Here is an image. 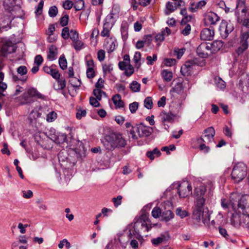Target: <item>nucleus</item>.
Returning <instances> with one entry per match:
<instances>
[{
    "label": "nucleus",
    "mask_w": 249,
    "mask_h": 249,
    "mask_svg": "<svg viewBox=\"0 0 249 249\" xmlns=\"http://www.w3.org/2000/svg\"><path fill=\"white\" fill-rule=\"evenodd\" d=\"M160 116L162 122H173L175 118V115L171 112H166L162 111L160 113Z\"/></svg>",
    "instance_id": "6ab92c4d"
},
{
    "label": "nucleus",
    "mask_w": 249,
    "mask_h": 249,
    "mask_svg": "<svg viewBox=\"0 0 249 249\" xmlns=\"http://www.w3.org/2000/svg\"><path fill=\"white\" fill-rule=\"evenodd\" d=\"M248 47V43L247 40H243L240 42V46L236 50V53L238 55L242 54L243 52L247 49Z\"/></svg>",
    "instance_id": "b1692460"
},
{
    "label": "nucleus",
    "mask_w": 249,
    "mask_h": 249,
    "mask_svg": "<svg viewBox=\"0 0 249 249\" xmlns=\"http://www.w3.org/2000/svg\"><path fill=\"white\" fill-rule=\"evenodd\" d=\"M164 241V236L158 237L156 238L152 239V243L155 246H158L160 244L162 243Z\"/></svg>",
    "instance_id": "a18cd8bd"
},
{
    "label": "nucleus",
    "mask_w": 249,
    "mask_h": 249,
    "mask_svg": "<svg viewBox=\"0 0 249 249\" xmlns=\"http://www.w3.org/2000/svg\"><path fill=\"white\" fill-rule=\"evenodd\" d=\"M247 168L244 163L240 162L236 164L231 174L232 179L235 182L242 180L246 176Z\"/></svg>",
    "instance_id": "39448f33"
},
{
    "label": "nucleus",
    "mask_w": 249,
    "mask_h": 249,
    "mask_svg": "<svg viewBox=\"0 0 249 249\" xmlns=\"http://www.w3.org/2000/svg\"><path fill=\"white\" fill-rule=\"evenodd\" d=\"M161 74L164 80L166 82H169L172 79L173 73L171 71L164 70L161 71Z\"/></svg>",
    "instance_id": "bb28decb"
},
{
    "label": "nucleus",
    "mask_w": 249,
    "mask_h": 249,
    "mask_svg": "<svg viewBox=\"0 0 249 249\" xmlns=\"http://www.w3.org/2000/svg\"><path fill=\"white\" fill-rule=\"evenodd\" d=\"M204 132H210V134H204V136L197 140L198 143L205 142L208 143L213 140V137L215 134V130L213 127H208L204 130Z\"/></svg>",
    "instance_id": "9b49d317"
},
{
    "label": "nucleus",
    "mask_w": 249,
    "mask_h": 249,
    "mask_svg": "<svg viewBox=\"0 0 249 249\" xmlns=\"http://www.w3.org/2000/svg\"><path fill=\"white\" fill-rule=\"evenodd\" d=\"M103 69L104 72H110L113 70V67L111 64H105L103 66Z\"/></svg>",
    "instance_id": "680f3d73"
},
{
    "label": "nucleus",
    "mask_w": 249,
    "mask_h": 249,
    "mask_svg": "<svg viewBox=\"0 0 249 249\" xmlns=\"http://www.w3.org/2000/svg\"><path fill=\"white\" fill-rule=\"evenodd\" d=\"M17 71L18 74L23 76L27 74L28 70L26 66H20L17 69Z\"/></svg>",
    "instance_id": "c03bdc74"
},
{
    "label": "nucleus",
    "mask_w": 249,
    "mask_h": 249,
    "mask_svg": "<svg viewBox=\"0 0 249 249\" xmlns=\"http://www.w3.org/2000/svg\"><path fill=\"white\" fill-rule=\"evenodd\" d=\"M58 13L57 8L55 6H52L49 10V15L51 17H54Z\"/></svg>",
    "instance_id": "de8ad7c7"
},
{
    "label": "nucleus",
    "mask_w": 249,
    "mask_h": 249,
    "mask_svg": "<svg viewBox=\"0 0 249 249\" xmlns=\"http://www.w3.org/2000/svg\"><path fill=\"white\" fill-rule=\"evenodd\" d=\"M118 17L119 11L117 9L113 7L110 13L106 17L105 23L113 27Z\"/></svg>",
    "instance_id": "ddd939ff"
},
{
    "label": "nucleus",
    "mask_w": 249,
    "mask_h": 249,
    "mask_svg": "<svg viewBox=\"0 0 249 249\" xmlns=\"http://www.w3.org/2000/svg\"><path fill=\"white\" fill-rule=\"evenodd\" d=\"M69 22V16L67 15H65L63 17H62L60 21V23L62 26L64 27L66 26Z\"/></svg>",
    "instance_id": "5fc2aeb1"
},
{
    "label": "nucleus",
    "mask_w": 249,
    "mask_h": 249,
    "mask_svg": "<svg viewBox=\"0 0 249 249\" xmlns=\"http://www.w3.org/2000/svg\"><path fill=\"white\" fill-rule=\"evenodd\" d=\"M16 48L11 42L6 41L3 43L0 50V55L5 56L9 53H14Z\"/></svg>",
    "instance_id": "4468645a"
},
{
    "label": "nucleus",
    "mask_w": 249,
    "mask_h": 249,
    "mask_svg": "<svg viewBox=\"0 0 249 249\" xmlns=\"http://www.w3.org/2000/svg\"><path fill=\"white\" fill-rule=\"evenodd\" d=\"M4 74L3 72L0 73V90L4 91L7 88V84L3 82L4 79Z\"/></svg>",
    "instance_id": "f704fd0d"
},
{
    "label": "nucleus",
    "mask_w": 249,
    "mask_h": 249,
    "mask_svg": "<svg viewBox=\"0 0 249 249\" xmlns=\"http://www.w3.org/2000/svg\"><path fill=\"white\" fill-rule=\"evenodd\" d=\"M191 85L188 80H184L181 82L178 83L175 87L170 90L171 92H175L181 94L184 90L189 89Z\"/></svg>",
    "instance_id": "f8f14e48"
},
{
    "label": "nucleus",
    "mask_w": 249,
    "mask_h": 249,
    "mask_svg": "<svg viewBox=\"0 0 249 249\" xmlns=\"http://www.w3.org/2000/svg\"><path fill=\"white\" fill-rule=\"evenodd\" d=\"M161 216L162 219L165 221H169L174 217V214L171 211L167 210L163 212Z\"/></svg>",
    "instance_id": "cd10ccee"
},
{
    "label": "nucleus",
    "mask_w": 249,
    "mask_h": 249,
    "mask_svg": "<svg viewBox=\"0 0 249 249\" xmlns=\"http://www.w3.org/2000/svg\"><path fill=\"white\" fill-rule=\"evenodd\" d=\"M180 14L184 16V18L182 19V23L183 22H186V21H188L191 20V16H187V10L185 8L182 9L180 11Z\"/></svg>",
    "instance_id": "79ce46f5"
},
{
    "label": "nucleus",
    "mask_w": 249,
    "mask_h": 249,
    "mask_svg": "<svg viewBox=\"0 0 249 249\" xmlns=\"http://www.w3.org/2000/svg\"><path fill=\"white\" fill-rule=\"evenodd\" d=\"M69 29L68 27H64L62 31L61 36L64 39H67L70 35Z\"/></svg>",
    "instance_id": "3c124183"
},
{
    "label": "nucleus",
    "mask_w": 249,
    "mask_h": 249,
    "mask_svg": "<svg viewBox=\"0 0 249 249\" xmlns=\"http://www.w3.org/2000/svg\"><path fill=\"white\" fill-rule=\"evenodd\" d=\"M214 35V30L212 27L205 28L201 32L200 38L204 40H211L213 39Z\"/></svg>",
    "instance_id": "f3484780"
},
{
    "label": "nucleus",
    "mask_w": 249,
    "mask_h": 249,
    "mask_svg": "<svg viewBox=\"0 0 249 249\" xmlns=\"http://www.w3.org/2000/svg\"><path fill=\"white\" fill-rule=\"evenodd\" d=\"M103 143L106 150L112 151L115 148L124 147L126 142L120 134L113 133L106 136Z\"/></svg>",
    "instance_id": "7ed1b4c3"
},
{
    "label": "nucleus",
    "mask_w": 249,
    "mask_h": 249,
    "mask_svg": "<svg viewBox=\"0 0 249 249\" xmlns=\"http://www.w3.org/2000/svg\"><path fill=\"white\" fill-rule=\"evenodd\" d=\"M57 118V114L54 111H52L49 113L46 117V120L48 122L54 121Z\"/></svg>",
    "instance_id": "4c0bfd02"
},
{
    "label": "nucleus",
    "mask_w": 249,
    "mask_h": 249,
    "mask_svg": "<svg viewBox=\"0 0 249 249\" xmlns=\"http://www.w3.org/2000/svg\"><path fill=\"white\" fill-rule=\"evenodd\" d=\"M246 200L244 197L238 200H234V195L230 197V205L234 211L238 210L239 213H242L244 215H247L249 217V206L246 207Z\"/></svg>",
    "instance_id": "423d86ee"
},
{
    "label": "nucleus",
    "mask_w": 249,
    "mask_h": 249,
    "mask_svg": "<svg viewBox=\"0 0 249 249\" xmlns=\"http://www.w3.org/2000/svg\"><path fill=\"white\" fill-rule=\"evenodd\" d=\"M93 93L95 97L98 100H101L103 95H106V93L102 91L101 89H95L93 90Z\"/></svg>",
    "instance_id": "c9c22d12"
},
{
    "label": "nucleus",
    "mask_w": 249,
    "mask_h": 249,
    "mask_svg": "<svg viewBox=\"0 0 249 249\" xmlns=\"http://www.w3.org/2000/svg\"><path fill=\"white\" fill-rule=\"evenodd\" d=\"M152 215L154 218H158L160 215H161L160 209L159 207H155L152 211Z\"/></svg>",
    "instance_id": "8fccbe9b"
},
{
    "label": "nucleus",
    "mask_w": 249,
    "mask_h": 249,
    "mask_svg": "<svg viewBox=\"0 0 249 249\" xmlns=\"http://www.w3.org/2000/svg\"><path fill=\"white\" fill-rule=\"evenodd\" d=\"M73 3L71 1H70L69 0H66L63 3V7L65 9H67V10H69V9H71L72 8V7L73 6Z\"/></svg>",
    "instance_id": "052dcab7"
},
{
    "label": "nucleus",
    "mask_w": 249,
    "mask_h": 249,
    "mask_svg": "<svg viewBox=\"0 0 249 249\" xmlns=\"http://www.w3.org/2000/svg\"><path fill=\"white\" fill-rule=\"evenodd\" d=\"M195 67L196 65L192 61L186 62L181 67L180 72L183 76H189L191 74Z\"/></svg>",
    "instance_id": "dca6fc26"
},
{
    "label": "nucleus",
    "mask_w": 249,
    "mask_h": 249,
    "mask_svg": "<svg viewBox=\"0 0 249 249\" xmlns=\"http://www.w3.org/2000/svg\"><path fill=\"white\" fill-rule=\"evenodd\" d=\"M41 97V95L35 89L30 88L19 97L20 103L21 105L30 104L35 102V97L40 98Z\"/></svg>",
    "instance_id": "0eeeda50"
},
{
    "label": "nucleus",
    "mask_w": 249,
    "mask_h": 249,
    "mask_svg": "<svg viewBox=\"0 0 249 249\" xmlns=\"http://www.w3.org/2000/svg\"><path fill=\"white\" fill-rule=\"evenodd\" d=\"M73 46L76 50H81L84 46V43L81 40L77 39L75 41H73Z\"/></svg>",
    "instance_id": "58836bf2"
},
{
    "label": "nucleus",
    "mask_w": 249,
    "mask_h": 249,
    "mask_svg": "<svg viewBox=\"0 0 249 249\" xmlns=\"http://www.w3.org/2000/svg\"><path fill=\"white\" fill-rule=\"evenodd\" d=\"M223 42L220 40H215L212 43H209L211 53H214L219 51L223 46Z\"/></svg>",
    "instance_id": "aec40b11"
},
{
    "label": "nucleus",
    "mask_w": 249,
    "mask_h": 249,
    "mask_svg": "<svg viewBox=\"0 0 249 249\" xmlns=\"http://www.w3.org/2000/svg\"><path fill=\"white\" fill-rule=\"evenodd\" d=\"M49 74L51 75L55 79H59L60 76L58 71L56 69H52V72H50Z\"/></svg>",
    "instance_id": "e2e57ef3"
},
{
    "label": "nucleus",
    "mask_w": 249,
    "mask_h": 249,
    "mask_svg": "<svg viewBox=\"0 0 249 249\" xmlns=\"http://www.w3.org/2000/svg\"><path fill=\"white\" fill-rule=\"evenodd\" d=\"M205 142L199 143V149L201 151H202L204 153H207L210 151V147L208 146H206Z\"/></svg>",
    "instance_id": "4d7b16f0"
},
{
    "label": "nucleus",
    "mask_w": 249,
    "mask_h": 249,
    "mask_svg": "<svg viewBox=\"0 0 249 249\" xmlns=\"http://www.w3.org/2000/svg\"><path fill=\"white\" fill-rule=\"evenodd\" d=\"M176 213L181 218H183L188 215V213L185 210H182L181 208H178L177 209Z\"/></svg>",
    "instance_id": "ea45409f"
},
{
    "label": "nucleus",
    "mask_w": 249,
    "mask_h": 249,
    "mask_svg": "<svg viewBox=\"0 0 249 249\" xmlns=\"http://www.w3.org/2000/svg\"><path fill=\"white\" fill-rule=\"evenodd\" d=\"M153 131L151 127L144 125L143 123L137 124L132 127L129 131V137L133 140H137L139 138L149 136Z\"/></svg>",
    "instance_id": "20e7f679"
},
{
    "label": "nucleus",
    "mask_w": 249,
    "mask_h": 249,
    "mask_svg": "<svg viewBox=\"0 0 249 249\" xmlns=\"http://www.w3.org/2000/svg\"><path fill=\"white\" fill-rule=\"evenodd\" d=\"M69 37L72 41H75L78 38V34L75 30H71L70 31Z\"/></svg>",
    "instance_id": "13d9d810"
},
{
    "label": "nucleus",
    "mask_w": 249,
    "mask_h": 249,
    "mask_svg": "<svg viewBox=\"0 0 249 249\" xmlns=\"http://www.w3.org/2000/svg\"><path fill=\"white\" fill-rule=\"evenodd\" d=\"M129 88L133 92H137L140 91L141 85L136 81H133L130 83Z\"/></svg>",
    "instance_id": "7c9ffc66"
},
{
    "label": "nucleus",
    "mask_w": 249,
    "mask_h": 249,
    "mask_svg": "<svg viewBox=\"0 0 249 249\" xmlns=\"http://www.w3.org/2000/svg\"><path fill=\"white\" fill-rule=\"evenodd\" d=\"M219 20V17L213 12L207 13L204 18L205 24L207 26L215 25Z\"/></svg>",
    "instance_id": "2eb2a0df"
},
{
    "label": "nucleus",
    "mask_w": 249,
    "mask_h": 249,
    "mask_svg": "<svg viewBox=\"0 0 249 249\" xmlns=\"http://www.w3.org/2000/svg\"><path fill=\"white\" fill-rule=\"evenodd\" d=\"M40 115L41 113H40L37 110H32L28 117V119L30 121V123H33L34 121L35 120L36 118L40 117Z\"/></svg>",
    "instance_id": "c756f323"
},
{
    "label": "nucleus",
    "mask_w": 249,
    "mask_h": 249,
    "mask_svg": "<svg viewBox=\"0 0 249 249\" xmlns=\"http://www.w3.org/2000/svg\"><path fill=\"white\" fill-rule=\"evenodd\" d=\"M161 153L158 148H155L152 151H148L146 153L147 156L151 160H153L155 158V155L156 157H159Z\"/></svg>",
    "instance_id": "a878e982"
},
{
    "label": "nucleus",
    "mask_w": 249,
    "mask_h": 249,
    "mask_svg": "<svg viewBox=\"0 0 249 249\" xmlns=\"http://www.w3.org/2000/svg\"><path fill=\"white\" fill-rule=\"evenodd\" d=\"M196 53L197 55L202 58H206L210 53H211L209 43H201L197 48Z\"/></svg>",
    "instance_id": "9d476101"
},
{
    "label": "nucleus",
    "mask_w": 249,
    "mask_h": 249,
    "mask_svg": "<svg viewBox=\"0 0 249 249\" xmlns=\"http://www.w3.org/2000/svg\"><path fill=\"white\" fill-rule=\"evenodd\" d=\"M214 82L216 87L221 89H223L226 87L225 82L219 77L214 78Z\"/></svg>",
    "instance_id": "c85d7f7f"
},
{
    "label": "nucleus",
    "mask_w": 249,
    "mask_h": 249,
    "mask_svg": "<svg viewBox=\"0 0 249 249\" xmlns=\"http://www.w3.org/2000/svg\"><path fill=\"white\" fill-rule=\"evenodd\" d=\"M206 4L205 0H200L196 3H192L189 7L190 10L192 12H195L199 9L202 8Z\"/></svg>",
    "instance_id": "412c9836"
},
{
    "label": "nucleus",
    "mask_w": 249,
    "mask_h": 249,
    "mask_svg": "<svg viewBox=\"0 0 249 249\" xmlns=\"http://www.w3.org/2000/svg\"><path fill=\"white\" fill-rule=\"evenodd\" d=\"M87 76L89 78H92L95 76V71L94 69H87Z\"/></svg>",
    "instance_id": "774afa93"
},
{
    "label": "nucleus",
    "mask_w": 249,
    "mask_h": 249,
    "mask_svg": "<svg viewBox=\"0 0 249 249\" xmlns=\"http://www.w3.org/2000/svg\"><path fill=\"white\" fill-rule=\"evenodd\" d=\"M233 29V25L231 22H222L219 27V31L222 38H226Z\"/></svg>",
    "instance_id": "1a4fd4ad"
},
{
    "label": "nucleus",
    "mask_w": 249,
    "mask_h": 249,
    "mask_svg": "<svg viewBox=\"0 0 249 249\" xmlns=\"http://www.w3.org/2000/svg\"><path fill=\"white\" fill-rule=\"evenodd\" d=\"M122 198L123 197L121 196H118L117 197H113L112 198V201L115 207H117L121 204Z\"/></svg>",
    "instance_id": "09e8293b"
},
{
    "label": "nucleus",
    "mask_w": 249,
    "mask_h": 249,
    "mask_svg": "<svg viewBox=\"0 0 249 249\" xmlns=\"http://www.w3.org/2000/svg\"><path fill=\"white\" fill-rule=\"evenodd\" d=\"M151 228L148 216L146 214H142L129 229L128 237L132 238L135 236L138 238L142 233L148 231Z\"/></svg>",
    "instance_id": "f03ea898"
},
{
    "label": "nucleus",
    "mask_w": 249,
    "mask_h": 249,
    "mask_svg": "<svg viewBox=\"0 0 249 249\" xmlns=\"http://www.w3.org/2000/svg\"><path fill=\"white\" fill-rule=\"evenodd\" d=\"M97 58L100 61H102L105 58V51L103 50H100L97 53Z\"/></svg>",
    "instance_id": "bf43d9fd"
},
{
    "label": "nucleus",
    "mask_w": 249,
    "mask_h": 249,
    "mask_svg": "<svg viewBox=\"0 0 249 249\" xmlns=\"http://www.w3.org/2000/svg\"><path fill=\"white\" fill-rule=\"evenodd\" d=\"M112 100L116 108L124 107V102L121 99V97L119 94L114 95L112 98Z\"/></svg>",
    "instance_id": "5701e85b"
},
{
    "label": "nucleus",
    "mask_w": 249,
    "mask_h": 249,
    "mask_svg": "<svg viewBox=\"0 0 249 249\" xmlns=\"http://www.w3.org/2000/svg\"><path fill=\"white\" fill-rule=\"evenodd\" d=\"M44 5L43 0H41L38 3L37 7L35 13L36 15H40L42 13Z\"/></svg>",
    "instance_id": "864d4df0"
},
{
    "label": "nucleus",
    "mask_w": 249,
    "mask_h": 249,
    "mask_svg": "<svg viewBox=\"0 0 249 249\" xmlns=\"http://www.w3.org/2000/svg\"><path fill=\"white\" fill-rule=\"evenodd\" d=\"M98 101L99 100L97 99L96 98L93 97H91L89 99L90 104L94 107H98L100 106V104L99 103Z\"/></svg>",
    "instance_id": "6e6d98bb"
},
{
    "label": "nucleus",
    "mask_w": 249,
    "mask_h": 249,
    "mask_svg": "<svg viewBox=\"0 0 249 249\" xmlns=\"http://www.w3.org/2000/svg\"><path fill=\"white\" fill-rule=\"evenodd\" d=\"M144 106L147 109H151L152 108L153 102L151 97H147L144 99Z\"/></svg>",
    "instance_id": "e433bc0d"
},
{
    "label": "nucleus",
    "mask_w": 249,
    "mask_h": 249,
    "mask_svg": "<svg viewBox=\"0 0 249 249\" xmlns=\"http://www.w3.org/2000/svg\"><path fill=\"white\" fill-rule=\"evenodd\" d=\"M206 187L203 185L196 187L195 189L194 197L196 199L195 208L193 212L194 218L197 220L202 219L204 224L208 223L210 220V214L208 209L203 208L205 202L204 196Z\"/></svg>",
    "instance_id": "f257e3e1"
},
{
    "label": "nucleus",
    "mask_w": 249,
    "mask_h": 249,
    "mask_svg": "<svg viewBox=\"0 0 249 249\" xmlns=\"http://www.w3.org/2000/svg\"><path fill=\"white\" fill-rule=\"evenodd\" d=\"M57 54V51L56 47L54 45H51L50 46L49 48V53L47 55L48 59L51 61L54 60Z\"/></svg>",
    "instance_id": "4be33fe9"
},
{
    "label": "nucleus",
    "mask_w": 249,
    "mask_h": 249,
    "mask_svg": "<svg viewBox=\"0 0 249 249\" xmlns=\"http://www.w3.org/2000/svg\"><path fill=\"white\" fill-rule=\"evenodd\" d=\"M176 62V61L175 59H166L164 61L165 65L168 67L174 65Z\"/></svg>",
    "instance_id": "0e129e2a"
},
{
    "label": "nucleus",
    "mask_w": 249,
    "mask_h": 249,
    "mask_svg": "<svg viewBox=\"0 0 249 249\" xmlns=\"http://www.w3.org/2000/svg\"><path fill=\"white\" fill-rule=\"evenodd\" d=\"M191 26L187 24L185 26L184 28L182 30L181 33L184 36H187L190 33Z\"/></svg>",
    "instance_id": "338daca9"
},
{
    "label": "nucleus",
    "mask_w": 249,
    "mask_h": 249,
    "mask_svg": "<svg viewBox=\"0 0 249 249\" xmlns=\"http://www.w3.org/2000/svg\"><path fill=\"white\" fill-rule=\"evenodd\" d=\"M192 186L188 181H184L178 185V193L180 198H185L192 194Z\"/></svg>",
    "instance_id": "6e6552de"
},
{
    "label": "nucleus",
    "mask_w": 249,
    "mask_h": 249,
    "mask_svg": "<svg viewBox=\"0 0 249 249\" xmlns=\"http://www.w3.org/2000/svg\"><path fill=\"white\" fill-rule=\"evenodd\" d=\"M3 148L1 149V152L3 154L10 155V151L8 148V144L7 143H4L3 144Z\"/></svg>",
    "instance_id": "69168bd1"
},
{
    "label": "nucleus",
    "mask_w": 249,
    "mask_h": 249,
    "mask_svg": "<svg viewBox=\"0 0 249 249\" xmlns=\"http://www.w3.org/2000/svg\"><path fill=\"white\" fill-rule=\"evenodd\" d=\"M84 7V1L83 0H79L77 1L74 5V8L76 11L82 10Z\"/></svg>",
    "instance_id": "a19ab883"
},
{
    "label": "nucleus",
    "mask_w": 249,
    "mask_h": 249,
    "mask_svg": "<svg viewBox=\"0 0 249 249\" xmlns=\"http://www.w3.org/2000/svg\"><path fill=\"white\" fill-rule=\"evenodd\" d=\"M87 113L85 109H78L76 114V117L78 119H81L83 117L86 116Z\"/></svg>",
    "instance_id": "603ef678"
},
{
    "label": "nucleus",
    "mask_w": 249,
    "mask_h": 249,
    "mask_svg": "<svg viewBox=\"0 0 249 249\" xmlns=\"http://www.w3.org/2000/svg\"><path fill=\"white\" fill-rule=\"evenodd\" d=\"M141 53L139 52H136L134 55L133 60L135 63L136 66L138 68H139V67L140 66V64L139 63V61L141 59Z\"/></svg>",
    "instance_id": "37998d69"
},
{
    "label": "nucleus",
    "mask_w": 249,
    "mask_h": 249,
    "mask_svg": "<svg viewBox=\"0 0 249 249\" xmlns=\"http://www.w3.org/2000/svg\"><path fill=\"white\" fill-rule=\"evenodd\" d=\"M57 81L58 88H56L54 86V89L55 90H61L64 89L66 87V82L64 79L61 78L56 79Z\"/></svg>",
    "instance_id": "473e14b6"
},
{
    "label": "nucleus",
    "mask_w": 249,
    "mask_h": 249,
    "mask_svg": "<svg viewBox=\"0 0 249 249\" xmlns=\"http://www.w3.org/2000/svg\"><path fill=\"white\" fill-rule=\"evenodd\" d=\"M139 104L138 102H134L132 103H131L129 105V108L130 109V112L132 113H134L136 112L138 108Z\"/></svg>",
    "instance_id": "49530a36"
},
{
    "label": "nucleus",
    "mask_w": 249,
    "mask_h": 249,
    "mask_svg": "<svg viewBox=\"0 0 249 249\" xmlns=\"http://www.w3.org/2000/svg\"><path fill=\"white\" fill-rule=\"evenodd\" d=\"M166 7L167 9V11H165L166 15H169L177 9L175 3L171 2H168L166 4Z\"/></svg>",
    "instance_id": "2f4dec72"
},
{
    "label": "nucleus",
    "mask_w": 249,
    "mask_h": 249,
    "mask_svg": "<svg viewBox=\"0 0 249 249\" xmlns=\"http://www.w3.org/2000/svg\"><path fill=\"white\" fill-rule=\"evenodd\" d=\"M59 65L62 70H65L67 67V61L63 55H61L59 59Z\"/></svg>",
    "instance_id": "72a5a7b5"
},
{
    "label": "nucleus",
    "mask_w": 249,
    "mask_h": 249,
    "mask_svg": "<svg viewBox=\"0 0 249 249\" xmlns=\"http://www.w3.org/2000/svg\"><path fill=\"white\" fill-rule=\"evenodd\" d=\"M112 28V26L104 23L103 30L101 33V36L103 37H109L110 31Z\"/></svg>",
    "instance_id": "393cba45"
},
{
    "label": "nucleus",
    "mask_w": 249,
    "mask_h": 249,
    "mask_svg": "<svg viewBox=\"0 0 249 249\" xmlns=\"http://www.w3.org/2000/svg\"><path fill=\"white\" fill-rule=\"evenodd\" d=\"M115 42V39L113 37L106 39L104 45L108 53H111L115 50L116 48Z\"/></svg>",
    "instance_id": "a211bd4d"
}]
</instances>
